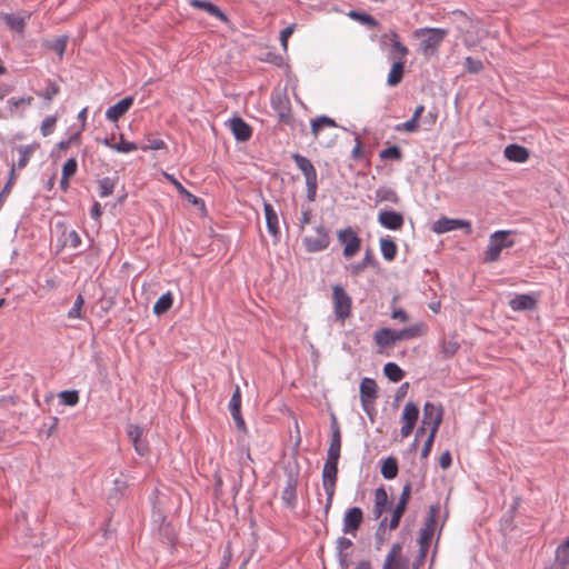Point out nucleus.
I'll use <instances>...</instances> for the list:
<instances>
[{"instance_id": "14", "label": "nucleus", "mask_w": 569, "mask_h": 569, "mask_svg": "<svg viewBox=\"0 0 569 569\" xmlns=\"http://www.w3.org/2000/svg\"><path fill=\"white\" fill-rule=\"evenodd\" d=\"M263 212L266 218V226L269 234L272 237L273 242L278 243L280 241V228H279V218L278 213L274 210L273 206L263 201Z\"/></svg>"}, {"instance_id": "35", "label": "nucleus", "mask_w": 569, "mask_h": 569, "mask_svg": "<svg viewBox=\"0 0 569 569\" xmlns=\"http://www.w3.org/2000/svg\"><path fill=\"white\" fill-rule=\"evenodd\" d=\"M173 303V296L170 291L161 295L156 303L153 305V313L156 316H161L170 310Z\"/></svg>"}, {"instance_id": "18", "label": "nucleus", "mask_w": 569, "mask_h": 569, "mask_svg": "<svg viewBox=\"0 0 569 569\" xmlns=\"http://www.w3.org/2000/svg\"><path fill=\"white\" fill-rule=\"evenodd\" d=\"M133 97L128 96L116 104L109 107L106 111V118L111 122H117L123 114H126L133 104Z\"/></svg>"}, {"instance_id": "38", "label": "nucleus", "mask_w": 569, "mask_h": 569, "mask_svg": "<svg viewBox=\"0 0 569 569\" xmlns=\"http://www.w3.org/2000/svg\"><path fill=\"white\" fill-rule=\"evenodd\" d=\"M118 177H103L98 180L99 197L106 198L113 193Z\"/></svg>"}, {"instance_id": "37", "label": "nucleus", "mask_w": 569, "mask_h": 569, "mask_svg": "<svg viewBox=\"0 0 569 569\" xmlns=\"http://www.w3.org/2000/svg\"><path fill=\"white\" fill-rule=\"evenodd\" d=\"M348 16L351 19L359 21L360 23L367 26L369 29H377L380 26L379 21L376 18H373L371 14L366 13V12L350 10Z\"/></svg>"}, {"instance_id": "1", "label": "nucleus", "mask_w": 569, "mask_h": 569, "mask_svg": "<svg viewBox=\"0 0 569 569\" xmlns=\"http://www.w3.org/2000/svg\"><path fill=\"white\" fill-rule=\"evenodd\" d=\"M420 335V326L415 325L400 330H393L390 328H381L375 331L373 339L377 346L386 348L395 345L400 340H409Z\"/></svg>"}, {"instance_id": "64", "label": "nucleus", "mask_w": 569, "mask_h": 569, "mask_svg": "<svg viewBox=\"0 0 569 569\" xmlns=\"http://www.w3.org/2000/svg\"><path fill=\"white\" fill-rule=\"evenodd\" d=\"M311 217H312L311 209L309 207L302 206L301 218L299 220V231L300 232H302L305 230L306 226H308L311 222Z\"/></svg>"}, {"instance_id": "12", "label": "nucleus", "mask_w": 569, "mask_h": 569, "mask_svg": "<svg viewBox=\"0 0 569 569\" xmlns=\"http://www.w3.org/2000/svg\"><path fill=\"white\" fill-rule=\"evenodd\" d=\"M443 419V408L441 405H435L433 402L427 401L423 405L422 425H431V429L437 432Z\"/></svg>"}, {"instance_id": "60", "label": "nucleus", "mask_w": 569, "mask_h": 569, "mask_svg": "<svg viewBox=\"0 0 569 569\" xmlns=\"http://www.w3.org/2000/svg\"><path fill=\"white\" fill-rule=\"evenodd\" d=\"M167 144L162 139H148V143L140 147L142 151L166 149Z\"/></svg>"}, {"instance_id": "61", "label": "nucleus", "mask_w": 569, "mask_h": 569, "mask_svg": "<svg viewBox=\"0 0 569 569\" xmlns=\"http://www.w3.org/2000/svg\"><path fill=\"white\" fill-rule=\"evenodd\" d=\"M436 435H437V431L435 429H430V433H429L428 438L426 439L422 450H421V458H423V459L428 458V456L431 451Z\"/></svg>"}, {"instance_id": "40", "label": "nucleus", "mask_w": 569, "mask_h": 569, "mask_svg": "<svg viewBox=\"0 0 569 569\" xmlns=\"http://www.w3.org/2000/svg\"><path fill=\"white\" fill-rule=\"evenodd\" d=\"M127 488L128 481L123 476L116 478L113 480V487L110 490L109 499L119 500L121 497H123Z\"/></svg>"}, {"instance_id": "6", "label": "nucleus", "mask_w": 569, "mask_h": 569, "mask_svg": "<svg viewBox=\"0 0 569 569\" xmlns=\"http://www.w3.org/2000/svg\"><path fill=\"white\" fill-rule=\"evenodd\" d=\"M315 231L317 233L316 237L306 236L302 239L303 248L308 253L325 251L331 243L329 230L323 224L315 227Z\"/></svg>"}, {"instance_id": "56", "label": "nucleus", "mask_w": 569, "mask_h": 569, "mask_svg": "<svg viewBox=\"0 0 569 569\" xmlns=\"http://www.w3.org/2000/svg\"><path fill=\"white\" fill-rule=\"evenodd\" d=\"M138 148L139 147L137 146V143L131 142V141H126L123 139L122 134H121L120 142L116 143V146H114V150L119 153H129L131 151L137 150Z\"/></svg>"}, {"instance_id": "52", "label": "nucleus", "mask_w": 569, "mask_h": 569, "mask_svg": "<svg viewBox=\"0 0 569 569\" xmlns=\"http://www.w3.org/2000/svg\"><path fill=\"white\" fill-rule=\"evenodd\" d=\"M33 101L31 96L27 97H11L7 100V103L11 110L18 109L22 106H30Z\"/></svg>"}, {"instance_id": "31", "label": "nucleus", "mask_w": 569, "mask_h": 569, "mask_svg": "<svg viewBox=\"0 0 569 569\" xmlns=\"http://www.w3.org/2000/svg\"><path fill=\"white\" fill-rule=\"evenodd\" d=\"M39 147L40 144L38 142L17 147V151L19 152V159L17 162L18 169H23L27 167V164L30 161V158Z\"/></svg>"}, {"instance_id": "32", "label": "nucleus", "mask_w": 569, "mask_h": 569, "mask_svg": "<svg viewBox=\"0 0 569 569\" xmlns=\"http://www.w3.org/2000/svg\"><path fill=\"white\" fill-rule=\"evenodd\" d=\"M387 39L391 41L392 49L400 54L399 60H405V58L409 53V50L403 43L399 41V36L397 31L391 30L389 33L382 34L381 43H385Z\"/></svg>"}, {"instance_id": "24", "label": "nucleus", "mask_w": 569, "mask_h": 569, "mask_svg": "<svg viewBox=\"0 0 569 569\" xmlns=\"http://www.w3.org/2000/svg\"><path fill=\"white\" fill-rule=\"evenodd\" d=\"M377 263L378 262H377L376 258L373 257L371 250L368 249L361 261L351 263L349 266L350 274L353 277H358L365 271L366 268L376 267Z\"/></svg>"}, {"instance_id": "5", "label": "nucleus", "mask_w": 569, "mask_h": 569, "mask_svg": "<svg viewBox=\"0 0 569 569\" xmlns=\"http://www.w3.org/2000/svg\"><path fill=\"white\" fill-rule=\"evenodd\" d=\"M360 402L363 411L372 420L376 415L375 401L378 398V386L372 378H363L360 382Z\"/></svg>"}, {"instance_id": "23", "label": "nucleus", "mask_w": 569, "mask_h": 569, "mask_svg": "<svg viewBox=\"0 0 569 569\" xmlns=\"http://www.w3.org/2000/svg\"><path fill=\"white\" fill-rule=\"evenodd\" d=\"M189 4L192 8L200 9L207 12L209 16L219 19L220 21H227L228 18L226 13L213 2L207 0H190Z\"/></svg>"}, {"instance_id": "51", "label": "nucleus", "mask_w": 569, "mask_h": 569, "mask_svg": "<svg viewBox=\"0 0 569 569\" xmlns=\"http://www.w3.org/2000/svg\"><path fill=\"white\" fill-rule=\"evenodd\" d=\"M406 509H407V507H405V506L396 505V507L392 510L391 519L388 525L390 530H393L399 526L400 520H401Z\"/></svg>"}, {"instance_id": "11", "label": "nucleus", "mask_w": 569, "mask_h": 569, "mask_svg": "<svg viewBox=\"0 0 569 569\" xmlns=\"http://www.w3.org/2000/svg\"><path fill=\"white\" fill-rule=\"evenodd\" d=\"M432 231L441 234L452 230L466 229L467 233L471 232V223L468 220L441 217L432 224Z\"/></svg>"}, {"instance_id": "27", "label": "nucleus", "mask_w": 569, "mask_h": 569, "mask_svg": "<svg viewBox=\"0 0 569 569\" xmlns=\"http://www.w3.org/2000/svg\"><path fill=\"white\" fill-rule=\"evenodd\" d=\"M375 201H376V203L390 202L392 204H398L400 201V198L395 189L383 186V187H379L376 190Z\"/></svg>"}, {"instance_id": "9", "label": "nucleus", "mask_w": 569, "mask_h": 569, "mask_svg": "<svg viewBox=\"0 0 569 569\" xmlns=\"http://www.w3.org/2000/svg\"><path fill=\"white\" fill-rule=\"evenodd\" d=\"M271 108L278 114L280 122L290 124L292 121L290 101L284 92L274 91L270 98Z\"/></svg>"}, {"instance_id": "20", "label": "nucleus", "mask_w": 569, "mask_h": 569, "mask_svg": "<svg viewBox=\"0 0 569 569\" xmlns=\"http://www.w3.org/2000/svg\"><path fill=\"white\" fill-rule=\"evenodd\" d=\"M297 486L298 480L297 477H295L292 473L288 476L286 486L282 490L281 499L283 501V505L288 508L296 507L297 503Z\"/></svg>"}, {"instance_id": "33", "label": "nucleus", "mask_w": 569, "mask_h": 569, "mask_svg": "<svg viewBox=\"0 0 569 569\" xmlns=\"http://www.w3.org/2000/svg\"><path fill=\"white\" fill-rule=\"evenodd\" d=\"M380 251L383 259L387 261H392L397 256L398 248L392 238L387 236L380 239Z\"/></svg>"}, {"instance_id": "47", "label": "nucleus", "mask_w": 569, "mask_h": 569, "mask_svg": "<svg viewBox=\"0 0 569 569\" xmlns=\"http://www.w3.org/2000/svg\"><path fill=\"white\" fill-rule=\"evenodd\" d=\"M59 92L60 87L58 86V83L51 79H47L46 88L41 93H39V96L47 101H51Z\"/></svg>"}, {"instance_id": "17", "label": "nucleus", "mask_w": 569, "mask_h": 569, "mask_svg": "<svg viewBox=\"0 0 569 569\" xmlns=\"http://www.w3.org/2000/svg\"><path fill=\"white\" fill-rule=\"evenodd\" d=\"M228 124L237 141L246 142L251 138L252 128L241 117L231 118Z\"/></svg>"}, {"instance_id": "55", "label": "nucleus", "mask_w": 569, "mask_h": 569, "mask_svg": "<svg viewBox=\"0 0 569 569\" xmlns=\"http://www.w3.org/2000/svg\"><path fill=\"white\" fill-rule=\"evenodd\" d=\"M435 532L433 527L425 526L419 536V547H427L429 549Z\"/></svg>"}, {"instance_id": "4", "label": "nucleus", "mask_w": 569, "mask_h": 569, "mask_svg": "<svg viewBox=\"0 0 569 569\" xmlns=\"http://www.w3.org/2000/svg\"><path fill=\"white\" fill-rule=\"evenodd\" d=\"M512 231L498 230L490 234L489 243L485 252V262H495L499 259L501 251L515 246V240L511 238Z\"/></svg>"}, {"instance_id": "59", "label": "nucleus", "mask_w": 569, "mask_h": 569, "mask_svg": "<svg viewBox=\"0 0 569 569\" xmlns=\"http://www.w3.org/2000/svg\"><path fill=\"white\" fill-rule=\"evenodd\" d=\"M306 187H307V199L309 202H312L316 200L317 197V189H318V178H311L310 180H306Z\"/></svg>"}, {"instance_id": "62", "label": "nucleus", "mask_w": 569, "mask_h": 569, "mask_svg": "<svg viewBox=\"0 0 569 569\" xmlns=\"http://www.w3.org/2000/svg\"><path fill=\"white\" fill-rule=\"evenodd\" d=\"M440 513V506L438 503L431 505L429 508L428 517L426 519L425 526L433 527L436 525L437 517Z\"/></svg>"}, {"instance_id": "54", "label": "nucleus", "mask_w": 569, "mask_h": 569, "mask_svg": "<svg viewBox=\"0 0 569 569\" xmlns=\"http://www.w3.org/2000/svg\"><path fill=\"white\" fill-rule=\"evenodd\" d=\"M56 123H57V117L56 116H48L43 119L42 123H41V127H40V132L43 137H48L50 136L53 130H54V127H56Z\"/></svg>"}, {"instance_id": "45", "label": "nucleus", "mask_w": 569, "mask_h": 569, "mask_svg": "<svg viewBox=\"0 0 569 569\" xmlns=\"http://www.w3.org/2000/svg\"><path fill=\"white\" fill-rule=\"evenodd\" d=\"M69 37L68 36H60L56 39H53L51 42L48 43V48L52 51H54L60 58H62L67 43H68Z\"/></svg>"}, {"instance_id": "57", "label": "nucleus", "mask_w": 569, "mask_h": 569, "mask_svg": "<svg viewBox=\"0 0 569 569\" xmlns=\"http://www.w3.org/2000/svg\"><path fill=\"white\" fill-rule=\"evenodd\" d=\"M465 66L467 71L470 73H478L483 69L482 61L472 57L466 58Z\"/></svg>"}, {"instance_id": "49", "label": "nucleus", "mask_w": 569, "mask_h": 569, "mask_svg": "<svg viewBox=\"0 0 569 569\" xmlns=\"http://www.w3.org/2000/svg\"><path fill=\"white\" fill-rule=\"evenodd\" d=\"M353 546V542L351 539L347 538L346 536H340L336 540V556L340 555H348V550L351 549Z\"/></svg>"}, {"instance_id": "43", "label": "nucleus", "mask_w": 569, "mask_h": 569, "mask_svg": "<svg viewBox=\"0 0 569 569\" xmlns=\"http://www.w3.org/2000/svg\"><path fill=\"white\" fill-rule=\"evenodd\" d=\"M460 345L455 338L443 339L441 341V353L445 358H451L459 350Z\"/></svg>"}, {"instance_id": "58", "label": "nucleus", "mask_w": 569, "mask_h": 569, "mask_svg": "<svg viewBox=\"0 0 569 569\" xmlns=\"http://www.w3.org/2000/svg\"><path fill=\"white\" fill-rule=\"evenodd\" d=\"M78 169V162L76 158H69L64 164L62 166V172L61 176L71 178Z\"/></svg>"}, {"instance_id": "22", "label": "nucleus", "mask_w": 569, "mask_h": 569, "mask_svg": "<svg viewBox=\"0 0 569 569\" xmlns=\"http://www.w3.org/2000/svg\"><path fill=\"white\" fill-rule=\"evenodd\" d=\"M509 307L513 311H531L536 309L537 300L531 295L519 293L516 295L512 299H510Z\"/></svg>"}, {"instance_id": "46", "label": "nucleus", "mask_w": 569, "mask_h": 569, "mask_svg": "<svg viewBox=\"0 0 569 569\" xmlns=\"http://www.w3.org/2000/svg\"><path fill=\"white\" fill-rule=\"evenodd\" d=\"M379 157L382 160L400 161L402 159V151L398 146H390L380 151Z\"/></svg>"}, {"instance_id": "19", "label": "nucleus", "mask_w": 569, "mask_h": 569, "mask_svg": "<svg viewBox=\"0 0 569 569\" xmlns=\"http://www.w3.org/2000/svg\"><path fill=\"white\" fill-rule=\"evenodd\" d=\"M127 435L132 442L136 452L139 456L147 455L149 447L148 443L141 439L142 437V428L138 425H129L127 428Z\"/></svg>"}, {"instance_id": "28", "label": "nucleus", "mask_w": 569, "mask_h": 569, "mask_svg": "<svg viewBox=\"0 0 569 569\" xmlns=\"http://www.w3.org/2000/svg\"><path fill=\"white\" fill-rule=\"evenodd\" d=\"M388 495L383 487L377 488L375 491V505H373V516L375 519H379L383 511L388 506Z\"/></svg>"}, {"instance_id": "25", "label": "nucleus", "mask_w": 569, "mask_h": 569, "mask_svg": "<svg viewBox=\"0 0 569 569\" xmlns=\"http://www.w3.org/2000/svg\"><path fill=\"white\" fill-rule=\"evenodd\" d=\"M292 159H293L296 166L303 173L306 180H310L311 178L318 177L315 166L307 157L299 154V153H295L292 156Z\"/></svg>"}, {"instance_id": "63", "label": "nucleus", "mask_w": 569, "mask_h": 569, "mask_svg": "<svg viewBox=\"0 0 569 569\" xmlns=\"http://www.w3.org/2000/svg\"><path fill=\"white\" fill-rule=\"evenodd\" d=\"M64 244L72 249H77L81 244V238L79 233L76 230L68 232Z\"/></svg>"}, {"instance_id": "7", "label": "nucleus", "mask_w": 569, "mask_h": 569, "mask_svg": "<svg viewBox=\"0 0 569 569\" xmlns=\"http://www.w3.org/2000/svg\"><path fill=\"white\" fill-rule=\"evenodd\" d=\"M332 298L336 317L339 320L345 321L351 312V297L340 284H336L332 288Z\"/></svg>"}, {"instance_id": "30", "label": "nucleus", "mask_w": 569, "mask_h": 569, "mask_svg": "<svg viewBox=\"0 0 569 569\" xmlns=\"http://www.w3.org/2000/svg\"><path fill=\"white\" fill-rule=\"evenodd\" d=\"M405 73V60H398L392 63L387 78V84L389 87L398 86L403 78Z\"/></svg>"}, {"instance_id": "2", "label": "nucleus", "mask_w": 569, "mask_h": 569, "mask_svg": "<svg viewBox=\"0 0 569 569\" xmlns=\"http://www.w3.org/2000/svg\"><path fill=\"white\" fill-rule=\"evenodd\" d=\"M449 31L443 28H420L415 31V37L420 39L419 50L425 56L437 52Z\"/></svg>"}, {"instance_id": "29", "label": "nucleus", "mask_w": 569, "mask_h": 569, "mask_svg": "<svg viewBox=\"0 0 569 569\" xmlns=\"http://www.w3.org/2000/svg\"><path fill=\"white\" fill-rule=\"evenodd\" d=\"M2 20L4 21L6 26L21 34L23 33L24 29H26V19L23 17H21L20 14L18 13H4L2 16Z\"/></svg>"}, {"instance_id": "15", "label": "nucleus", "mask_w": 569, "mask_h": 569, "mask_svg": "<svg viewBox=\"0 0 569 569\" xmlns=\"http://www.w3.org/2000/svg\"><path fill=\"white\" fill-rule=\"evenodd\" d=\"M378 222L388 230H400L403 227L405 218L401 212L395 210H382L378 214Z\"/></svg>"}, {"instance_id": "50", "label": "nucleus", "mask_w": 569, "mask_h": 569, "mask_svg": "<svg viewBox=\"0 0 569 569\" xmlns=\"http://www.w3.org/2000/svg\"><path fill=\"white\" fill-rule=\"evenodd\" d=\"M387 518H383L375 532L376 548L379 550L387 540Z\"/></svg>"}, {"instance_id": "36", "label": "nucleus", "mask_w": 569, "mask_h": 569, "mask_svg": "<svg viewBox=\"0 0 569 569\" xmlns=\"http://www.w3.org/2000/svg\"><path fill=\"white\" fill-rule=\"evenodd\" d=\"M325 127L337 128L338 124L335 119L328 116H319L311 120V133L316 139L319 137L320 130Z\"/></svg>"}, {"instance_id": "3", "label": "nucleus", "mask_w": 569, "mask_h": 569, "mask_svg": "<svg viewBox=\"0 0 569 569\" xmlns=\"http://www.w3.org/2000/svg\"><path fill=\"white\" fill-rule=\"evenodd\" d=\"M338 463H339L338 459L327 458V460L323 465V468H322V487H323L326 496H327L326 505H325L326 516H328V513L331 509L335 492H336V483H337V479H338Z\"/></svg>"}, {"instance_id": "16", "label": "nucleus", "mask_w": 569, "mask_h": 569, "mask_svg": "<svg viewBox=\"0 0 569 569\" xmlns=\"http://www.w3.org/2000/svg\"><path fill=\"white\" fill-rule=\"evenodd\" d=\"M241 401L242 400H241L240 387L236 386L234 391L231 395L228 407H229L230 415L236 422L237 428L241 431H244L246 422L241 415Z\"/></svg>"}, {"instance_id": "42", "label": "nucleus", "mask_w": 569, "mask_h": 569, "mask_svg": "<svg viewBox=\"0 0 569 569\" xmlns=\"http://www.w3.org/2000/svg\"><path fill=\"white\" fill-rule=\"evenodd\" d=\"M393 561H408V559L402 556V545L400 542H396L391 546L383 563L389 566V563Z\"/></svg>"}, {"instance_id": "34", "label": "nucleus", "mask_w": 569, "mask_h": 569, "mask_svg": "<svg viewBox=\"0 0 569 569\" xmlns=\"http://www.w3.org/2000/svg\"><path fill=\"white\" fill-rule=\"evenodd\" d=\"M399 466L398 460L390 456L382 460L381 475L385 479L391 480L398 476Z\"/></svg>"}, {"instance_id": "26", "label": "nucleus", "mask_w": 569, "mask_h": 569, "mask_svg": "<svg viewBox=\"0 0 569 569\" xmlns=\"http://www.w3.org/2000/svg\"><path fill=\"white\" fill-rule=\"evenodd\" d=\"M552 565L568 569L569 567V536L557 547Z\"/></svg>"}, {"instance_id": "21", "label": "nucleus", "mask_w": 569, "mask_h": 569, "mask_svg": "<svg viewBox=\"0 0 569 569\" xmlns=\"http://www.w3.org/2000/svg\"><path fill=\"white\" fill-rule=\"evenodd\" d=\"M503 156L507 160L523 163L529 159V150L518 143H510L503 150Z\"/></svg>"}, {"instance_id": "41", "label": "nucleus", "mask_w": 569, "mask_h": 569, "mask_svg": "<svg viewBox=\"0 0 569 569\" xmlns=\"http://www.w3.org/2000/svg\"><path fill=\"white\" fill-rule=\"evenodd\" d=\"M419 418V408L412 401H409L405 408L401 416V420L406 422L417 423Z\"/></svg>"}, {"instance_id": "13", "label": "nucleus", "mask_w": 569, "mask_h": 569, "mask_svg": "<svg viewBox=\"0 0 569 569\" xmlns=\"http://www.w3.org/2000/svg\"><path fill=\"white\" fill-rule=\"evenodd\" d=\"M330 445L327 450V458L340 459L341 451V430L335 413L330 417Z\"/></svg>"}, {"instance_id": "48", "label": "nucleus", "mask_w": 569, "mask_h": 569, "mask_svg": "<svg viewBox=\"0 0 569 569\" xmlns=\"http://www.w3.org/2000/svg\"><path fill=\"white\" fill-rule=\"evenodd\" d=\"M84 305V298L81 293H79L76 298V301L72 308L68 311L67 317L69 319H82V307Z\"/></svg>"}, {"instance_id": "39", "label": "nucleus", "mask_w": 569, "mask_h": 569, "mask_svg": "<svg viewBox=\"0 0 569 569\" xmlns=\"http://www.w3.org/2000/svg\"><path fill=\"white\" fill-rule=\"evenodd\" d=\"M383 373L391 382H399L405 377V371L396 362H387Z\"/></svg>"}, {"instance_id": "10", "label": "nucleus", "mask_w": 569, "mask_h": 569, "mask_svg": "<svg viewBox=\"0 0 569 569\" xmlns=\"http://www.w3.org/2000/svg\"><path fill=\"white\" fill-rule=\"evenodd\" d=\"M363 522V511L360 507L348 508L342 519L343 535L356 536L357 531Z\"/></svg>"}, {"instance_id": "8", "label": "nucleus", "mask_w": 569, "mask_h": 569, "mask_svg": "<svg viewBox=\"0 0 569 569\" xmlns=\"http://www.w3.org/2000/svg\"><path fill=\"white\" fill-rule=\"evenodd\" d=\"M337 237L338 241L343 244L342 254L345 258H352L360 250L361 239L351 227L339 230Z\"/></svg>"}, {"instance_id": "44", "label": "nucleus", "mask_w": 569, "mask_h": 569, "mask_svg": "<svg viewBox=\"0 0 569 569\" xmlns=\"http://www.w3.org/2000/svg\"><path fill=\"white\" fill-rule=\"evenodd\" d=\"M60 402L64 406L74 407L79 402V391L78 390H63L58 395Z\"/></svg>"}, {"instance_id": "53", "label": "nucleus", "mask_w": 569, "mask_h": 569, "mask_svg": "<svg viewBox=\"0 0 569 569\" xmlns=\"http://www.w3.org/2000/svg\"><path fill=\"white\" fill-rule=\"evenodd\" d=\"M13 179H14V167L11 168V170H10V178L6 182V184L2 188V190L0 191V210L2 209V207H3L8 196L10 194V192L12 190Z\"/></svg>"}]
</instances>
